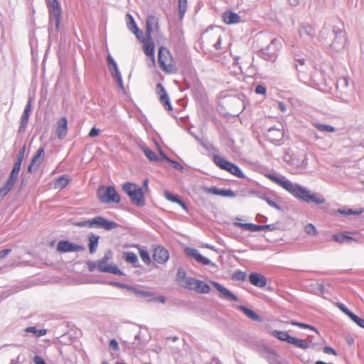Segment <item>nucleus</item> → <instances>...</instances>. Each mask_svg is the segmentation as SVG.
<instances>
[{"mask_svg":"<svg viewBox=\"0 0 364 364\" xmlns=\"http://www.w3.org/2000/svg\"><path fill=\"white\" fill-rule=\"evenodd\" d=\"M267 178L277 185L282 187L295 198L306 202L314 203L317 205L326 203L325 198L318 193H311L306 187L297 183H293L284 176H278L275 174H269Z\"/></svg>","mask_w":364,"mask_h":364,"instance_id":"obj_1","label":"nucleus"},{"mask_svg":"<svg viewBox=\"0 0 364 364\" xmlns=\"http://www.w3.org/2000/svg\"><path fill=\"white\" fill-rule=\"evenodd\" d=\"M327 33V28H323L321 31V36ZM331 38V43H327L329 47V52L331 55L341 53L344 50L346 44V33L342 28H333L332 31L328 33Z\"/></svg>","mask_w":364,"mask_h":364,"instance_id":"obj_2","label":"nucleus"},{"mask_svg":"<svg viewBox=\"0 0 364 364\" xmlns=\"http://www.w3.org/2000/svg\"><path fill=\"white\" fill-rule=\"evenodd\" d=\"M74 225L79 228H102L107 231L115 229L118 226L115 222L109 220L102 216H96L90 220L77 221Z\"/></svg>","mask_w":364,"mask_h":364,"instance_id":"obj_3","label":"nucleus"},{"mask_svg":"<svg viewBox=\"0 0 364 364\" xmlns=\"http://www.w3.org/2000/svg\"><path fill=\"white\" fill-rule=\"evenodd\" d=\"M122 191L128 195L132 204L142 207L145 205L144 194L142 188L133 183L127 182L122 185Z\"/></svg>","mask_w":364,"mask_h":364,"instance_id":"obj_4","label":"nucleus"},{"mask_svg":"<svg viewBox=\"0 0 364 364\" xmlns=\"http://www.w3.org/2000/svg\"><path fill=\"white\" fill-rule=\"evenodd\" d=\"M48 16H49V31L53 29L58 31L60 22L62 9L58 0H47Z\"/></svg>","mask_w":364,"mask_h":364,"instance_id":"obj_5","label":"nucleus"},{"mask_svg":"<svg viewBox=\"0 0 364 364\" xmlns=\"http://www.w3.org/2000/svg\"><path fill=\"white\" fill-rule=\"evenodd\" d=\"M158 63L161 70L166 73H175L177 68L169 50L161 47L158 53Z\"/></svg>","mask_w":364,"mask_h":364,"instance_id":"obj_6","label":"nucleus"},{"mask_svg":"<svg viewBox=\"0 0 364 364\" xmlns=\"http://www.w3.org/2000/svg\"><path fill=\"white\" fill-rule=\"evenodd\" d=\"M213 159L215 165L220 168L227 171L240 178H245V174L237 165L227 161L218 154H214Z\"/></svg>","mask_w":364,"mask_h":364,"instance_id":"obj_7","label":"nucleus"},{"mask_svg":"<svg viewBox=\"0 0 364 364\" xmlns=\"http://www.w3.org/2000/svg\"><path fill=\"white\" fill-rule=\"evenodd\" d=\"M100 201L105 204L112 203H118L120 201V196L113 186H100L97 191Z\"/></svg>","mask_w":364,"mask_h":364,"instance_id":"obj_8","label":"nucleus"},{"mask_svg":"<svg viewBox=\"0 0 364 364\" xmlns=\"http://www.w3.org/2000/svg\"><path fill=\"white\" fill-rule=\"evenodd\" d=\"M271 334L279 340L294 345L301 349L306 350L309 348V343L308 341L304 339L292 337L287 331L274 330L272 331Z\"/></svg>","mask_w":364,"mask_h":364,"instance_id":"obj_9","label":"nucleus"},{"mask_svg":"<svg viewBox=\"0 0 364 364\" xmlns=\"http://www.w3.org/2000/svg\"><path fill=\"white\" fill-rule=\"evenodd\" d=\"M281 42L278 39H273L270 43L264 49L260 50L261 57L267 61L274 62L278 56L281 48Z\"/></svg>","mask_w":364,"mask_h":364,"instance_id":"obj_10","label":"nucleus"},{"mask_svg":"<svg viewBox=\"0 0 364 364\" xmlns=\"http://www.w3.org/2000/svg\"><path fill=\"white\" fill-rule=\"evenodd\" d=\"M185 252L188 257L193 259L199 264H201L203 265H210L213 267H216V264L214 262H211L206 257L203 256L200 253L199 250H198L196 248L186 247L185 249Z\"/></svg>","mask_w":364,"mask_h":364,"instance_id":"obj_11","label":"nucleus"},{"mask_svg":"<svg viewBox=\"0 0 364 364\" xmlns=\"http://www.w3.org/2000/svg\"><path fill=\"white\" fill-rule=\"evenodd\" d=\"M211 283L213 286L219 291L218 296L220 299L228 301H238V297L221 284L217 282H212Z\"/></svg>","mask_w":364,"mask_h":364,"instance_id":"obj_12","label":"nucleus"},{"mask_svg":"<svg viewBox=\"0 0 364 364\" xmlns=\"http://www.w3.org/2000/svg\"><path fill=\"white\" fill-rule=\"evenodd\" d=\"M266 136L268 140L275 145L279 146L283 143L284 132L281 128H276L274 127L269 128Z\"/></svg>","mask_w":364,"mask_h":364,"instance_id":"obj_13","label":"nucleus"},{"mask_svg":"<svg viewBox=\"0 0 364 364\" xmlns=\"http://www.w3.org/2000/svg\"><path fill=\"white\" fill-rule=\"evenodd\" d=\"M84 250L82 245L72 243L68 240H60L57 245V250L60 252H80Z\"/></svg>","mask_w":364,"mask_h":364,"instance_id":"obj_14","label":"nucleus"},{"mask_svg":"<svg viewBox=\"0 0 364 364\" xmlns=\"http://www.w3.org/2000/svg\"><path fill=\"white\" fill-rule=\"evenodd\" d=\"M156 90L157 95L159 96V100L161 105L166 109L171 111L173 107L170 102L169 96L166 92L164 87L161 83H158L156 85Z\"/></svg>","mask_w":364,"mask_h":364,"instance_id":"obj_15","label":"nucleus"},{"mask_svg":"<svg viewBox=\"0 0 364 364\" xmlns=\"http://www.w3.org/2000/svg\"><path fill=\"white\" fill-rule=\"evenodd\" d=\"M112 256V251H107L103 257L97 261L96 264L92 263V264H90V270L92 271L95 267H96L100 272H106L105 269L110 267V264H108V261L111 259Z\"/></svg>","mask_w":364,"mask_h":364,"instance_id":"obj_16","label":"nucleus"},{"mask_svg":"<svg viewBox=\"0 0 364 364\" xmlns=\"http://www.w3.org/2000/svg\"><path fill=\"white\" fill-rule=\"evenodd\" d=\"M154 259L159 264H164L169 259L168 251L163 246L158 245L154 249Z\"/></svg>","mask_w":364,"mask_h":364,"instance_id":"obj_17","label":"nucleus"},{"mask_svg":"<svg viewBox=\"0 0 364 364\" xmlns=\"http://www.w3.org/2000/svg\"><path fill=\"white\" fill-rule=\"evenodd\" d=\"M294 67L297 72L299 78L304 77L309 71V64L305 58L295 57L294 58Z\"/></svg>","mask_w":364,"mask_h":364,"instance_id":"obj_18","label":"nucleus"},{"mask_svg":"<svg viewBox=\"0 0 364 364\" xmlns=\"http://www.w3.org/2000/svg\"><path fill=\"white\" fill-rule=\"evenodd\" d=\"M159 19L155 15H148L146 19V36L150 38L151 34L154 29L158 30Z\"/></svg>","mask_w":364,"mask_h":364,"instance_id":"obj_19","label":"nucleus"},{"mask_svg":"<svg viewBox=\"0 0 364 364\" xmlns=\"http://www.w3.org/2000/svg\"><path fill=\"white\" fill-rule=\"evenodd\" d=\"M68 134V120L65 117L60 118L56 123V134L59 139H63Z\"/></svg>","mask_w":364,"mask_h":364,"instance_id":"obj_20","label":"nucleus"},{"mask_svg":"<svg viewBox=\"0 0 364 364\" xmlns=\"http://www.w3.org/2000/svg\"><path fill=\"white\" fill-rule=\"evenodd\" d=\"M250 283L259 288L264 287L267 285V279L259 273L253 272L249 276Z\"/></svg>","mask_w":364,"mask_h":364,"instance_id":"obj_21","label":"nucleus"},{"mask_svg":"<svg viewBox=\"0 0 364 364\" xmlns=\"http://www.w3.org/2000/svg\"><path fill=\"white\" fill-rule=\"evenodd\" d=\"M235 225L236 227L242 228L245 230H249L251 232H257L264 230H268L270 228L269 225H259L253 223H235Z\"/></svg>","mask_w":364,"mask_h":364,"instance_id":"obj_22","label":"nucleus"},{"mask_svg":"<svg viewBox=\"0 0 364 364\" xmlns=\"http://www.w3.org/2000/svg\"><path fill=\"white\" fill-rule=\"evenodd\" d=\"M223 21L227 24H235L240 21L241 17L239 14L232 11H226L222 16Z\"/></svg>","mask_w":364,"mask_h":364,"instance_id":"obj_23","label":"nucleus"},{"mask_svg":"<svg viewBox=\"0 0 364 364\" xmlns=\"http://www.w3.org/2000/svg\"><path fill=\"white\" fill-rule=\"evenodd\" d=\"M144 44V53L149 56L151 57L153 61H154V43L151 39V36L150 38L146 36V41L143 42Z\"/></svg>","mask_w":364,"mask_h":364,"instance_id":"obj_24","label":"nucleus"},{"mask_svg":"<svg viewBox=\"0 0 364 364\" xmlns=\"http://www.w3.org/2000/svg\"><path fill=\"white\" fill-rule=\"evenodd\" d=\"M237 309L241 310L249 318L255 321L261 322L262 321V317L256 314L253 310L245 306H238Z\"/></svg>","mask_w":364,"mask_h":364,"instance_id":"obj_25","label":"nucleus"},{"mask_svg":"<svg viewBox=\"0 0 364 364\" xmlns=\"http://www.w3.org/2000/svg\"><path fill=\"white\" fill-rule=\"evenodd\" d=\"M89 240V250L91 254H93L96 252L97 247L98 246V242L100 240V236L95 235L94 233H90L88 236Z\"/></svg>","mask_w":364,"mask_h":364,"instance_id":"obj_26","label":"nucleus"},{"mask_svg":"<svg viewBox=\"0 0 364 364\" xmlns=\"http://www.w3.org/2000/svg\"><path fill=\"white\" fill-rule=\"evenodd\" d=\"M299 32L301 37L307 36L310 39L313 38L315 34L313 27L308 24L302 25Z\"/></svg>","mask_w":364,"mask_h":364,"instance_id":"obj_27","label":"nucleus"},{"mask_svg":"<svg viewBox=\"0 0 364 364\" xmlns=\"http://www.w3.org/2000/svg\"><path fill=\"white\" fill-rule=\"evenodd\" d=\"M122 258L126 262L133 264L134 267H138V257L137 255L133 252H124Z\"/></svg>","mask_w":364,"mask_h":364,"instance_id":"obj_28","label":"nucleus"},{"mask_svg":"<svg viewBox=\"0 0 364 364\" xmlns=\"http://www.w3.org/2000/svg\"><path fill=\"white\" fill-rule=\"evenodd\" d=\"M257 196L259 199L265 201L270 207L274 208L278 210H282L281 206L279 205L275 201L272 200L267 194L258 193H257Z\"/></svg>","mask_w":364,"mask_h":364,"instance_id":"obj_29","label":"nucleus"},{"mask_svg":"<svg viewBox=\"0 0 364 364\" xmlns=\"http://www.w3.org/2000/svg\"><path fill=\"white\" fill-rule=\"evenodd\" d=\"M336 87L338 92L341 94H346V90L348 87V80L347 77H341L336 81Z\"/></svg>","mask_w":364,"mask_h":364,"instance_id":"obj_30","label":"nucleus"},{"mask_svg":"<svg viewBox=\"0 0 364 364\" xmlns=\"http://www.w3.org/2000/svg\"><path fill=\"white\" fill-rule=\"evenodd\" d=\"M194 291L200 294H208L210 291V287L205 282L198 279Z\"/></svg>","mask_w":364,"mask_h":364,"instance_id":"obj_31","label":"nucleus"},{"mask_svg":"<svg viewBox=\"0 0 364 364\" xmlns=\"http://www.w3.org/2000/svg\"><path fill=\"white\" fill-rule=\"evenodd\" d=\"M25 332L31 333L36 337L39 338L45 336L47 333V330L44 328L38 329L36 326H29L25 328Z\"/></svg>","mask_w":364,"mask_h":364,"instance_id":"obj_32","label":"nucleus"},{"mask_svg":"<svg viewBox=\"0 0 364 364\" xmlns=\"http://www.w3.org/2000/svg\"><path fill=\"white\" fill-rule=\"evenodd\" d=\"M15 182L7 179L4 185L0 188V197L6 196L14 186Z\"/></svg>","mask_w":364,"mask_h":364,"instance_id":"obj_33","label":"nucleus"},{"mask_svg":"<svg viewBox=\"0 0 364 364\" xmlns=\"http://www.w3.org/2000/svg\"><path fill=\"white\" fill-rule=\"evenodd\" d=\"M129 291L133 292L136 296H139V297L146 298V297H150V296H153V293L149 291L136 289L133 287H130Z\"/></svg>","mask_w":364,"mask_h":364,"instance_id":"obj_34","label":"nucleus"},{"mask_svg":"<svg viewBox=\"0 0 364 364\" xmlns=\"http://www.w3.org/2000/svg\"><path fill=\"white\" fill-rule=\"evenodd\" d=\"M338 212L342 215H360L364 212L363 208H359L356 210H353L351 208L348 209H338Z\"/></svg>","mask_w":364,"mask_h":364,"instance_id":"obj_35","label":"nucleus"},{"mask_svg":"<svg viewBox=\"0 0 364 364\" xmlns=\"http://www.w3.org/2000/svg\"><path fill=\"white\" fill-rule=\"evenodd\" d=\"M141 149H142L143 152L144 153L145 156L151 161H156L159 160V158L155 152L149 149V148L146 146H141Z\"/></svg>","mask_w":364,"mask_h":364,"instance_id":"obj_36","label":"nucleus"},{"mask_svg":"<svg viewBox=\"0 0 364 364\" xmlns=\"http://www.w3.org/2000/svg\"><path fill=\"white\" fill-rule=\"evenodd\" d=\"M187 9V0H178V17L182 20Z\"/></svg>","mask_w":364,"mask_h":364,"instance_id":"obj_37","label":"nucleus"},{"mask_svg":"<svg viewBox=\"0 0 364 364\" xmlns=\"http://www.w3.org/2000/svg\"><path fill=\"white\" fill-rule=\"evenodd\" d=\"M197 282V279L188 277L187 278H185L184 284L183 286L185 288L189 289L191 290H194Z\"/></svg>","mask_w":364,"mask_h":364,"instance_id":"obj_38","label":"nucleus"},{"mask_svg":"<svg viewBox=\"0 0 364 364\" xmlns=\"http://www.w3.org/2000/svg\"><path fill=\"white\" fill-rule=\"evenodd\" d=\"M314 127L317 128L319 131L323 132H333L336 131L335 127L331 125L316 123L314 124Z\"/></svg>","mask_w":364,"mask_h":364,"instance_id":"obj_39","label":"nucleus"},{"mask_svg":"<svg viewBox=\"0 0 364 364\" xmlns=\"http://www.w3.org/2000/svg\"><path fill=\"white\" fill-rule=\"evenodd\" d=\"M193 94L198 100H201L203 97V89L200 85H196L192 88Z\"/></svg>","mask_w":364,"mask_h":364,"instance_id":"obj_40","label":"nucleus"},{"mask_svg":"<svg viewBox=\"0 0 364 364\" xmlns=\"http://www.w3.org/2000/svg\"><path fill=\"white\" fill-rule=\"evenodd\" d=\"M126 20L127 28H129V31H132L134 30V28H136V27H138L133 16L131 14H126Z\"/></svg>","mask_w":364,"mask_h":364,"instance_id":"obj_41","label":"nucleus"},{"mask_svg":"<svg viewBox=\"0 0 364 364\" xmlns=\"http://www.w3.org/2000/svg\"><path fill=\"white\" fill-rule=\"evenodd\" d=\"M69 183V179L65 176H60L56 180L55 186L60 188H65Z\"/></svg>","mask_w":364,"mask_h":364,"instance_id":"obj_42","label":"nucleus"},{"mask_svg":"<svg viewBox=\"0 0 364 364\" xmlns=\"http://www.w3.org/2000/svg\"><path fill=\"white\" fill-rule=\"evenodd\" d=\"M139 255H140L141 260L145 264H149L151 263V258H150L149 252L146 250H145L144 249H140Z\"/></svg>","mask_w":364,"mask_h":364,"instance_id":"obj_43","label":"nucleus"},{"mask_svg":"<svg viewBox=\"0 0 364 364\" xmlns=\"http://www.w3.org/2000/svg\"><path fill=\"white\" fill-rule=\"evenodd\" d=\"M106 272L112 273L116 275L122 276L124 275V272L120 270L117 266L116 265H110L109 268L105 269Z\"/></svg>","mask_w":364,"mask_h":364,"instance_id":"obj_44","label":"nucleus"},{"mask_svg":"<svg viewBox=\"0 0 364 364\" xmlns=\"http://www.w3.org/2000/svg\"><path fill=\"white\" fill-rule=\"evenodd\" d=\"M29 116L22 114L21 117V122L18 129V132H23L28 125Z\"/></svg>","mask_w":364,"mask_h":364,"instance_id":"obj_45","label":"nucleus"},{"mask_svg":"<svg viewBox=\"0 0 364 364\" xmlns=\"http://www.w3.org/2000/svg\"><path fill=\"white\" fill-rule=\"evenodd\" d=\"M195 139L200 142L201 146L208 151H216L215 146L212 144L205 143L198 136L194 135Z\"/></svg>","mask_w":364,"mask_h":364,"instance_id":"obj_46","label":"nucleus"},{"mask_svg":"<svg viewBox=\"0 0 364 364\" xmlns=\"http://www.w3.org/2000/svg\"><path fill=\"white\" fill-rule=\"evenodd\" d=\"M289 323L292 326H298V327H300L301 328H309V329H312V330H314L316 331V329L311 326V325H309V324H306V323H301V322H298V321H291L289 322Z\"/></svg>","mask_w":364,"mask_h":364,"instance_id":"obj_47","label":"nucleus"},{"mask_svg":"<svg viewBox=\"0 0 364 364\" xmlns=\"http://www.w3.org/2000/svg\"><path fill=\"white\" fill-rule=\"evenodd\" d=\"M304 230H305L306 233L308 235H316L317 234V231H316L315 226L311 223L307 224L305 226Z\"/></svg>","mask_w":364,"mask_h":364,"instance_id":"obj_48","label":"nucleus"},{"mask_svg":"<svg viewBox=\"0 0 364 364\" xmlns=\"http://www.w3.org/2000/svg\"><path fill=\"white\" fill-rule=\"evenodd\" d=\"M220 196L223 197L234 198L236 196V193L231 189H220Z\"/></svg>","mask_w":364,"mask_h":364,"instance_id":"obj_49","label":"nucleus"},{"mask_svg":"<svg viewBox=\"0 0 364 364\" xmlns=\"http://www.w3.org/2000/svg\"><path fill=\"white\" fill-rule=\"evenodd\" d=\"M203 190L207 193L213 194V195H216V196H220V188H217L215 186L204 187Z\"/></svg>","mask_w":364,"mask_h":364,"instance_id":"obj_50","label":"nucleus"},{"mask_svg":"<svg viewBox=\"0 0 364 364\" xmlns=\"http://www.w3.org/2000/svg\"><path fill=\"white\" fill-rule=\"evenodd\" d=\"M232 278L237 281H244L246 278V274L245 272L237 270L232 274Z\"/></svg>","mask_w":364,"mask_h":364,"instance_id":"obj_51","label":"nucleus"},{"mask_svg":"<svg viewBox=\"0 0 364 364\" xmlns=\"http://www.w3.org/2000/svg\"><path fill=\"white\" fill-rule=\"evenodd\" d=\"M19 172H20V170L13 168L9 174L8 179L16 183V181L18 177Z\"/></svg>","mask_w":364,"mask_h":364,"instance_id":"obj_52","label":"nucleus"},{"mask_svg":"<svg viewBox=\"0 0 364 364\" xmlns=\"http://www.w3.org/2000/svg\"><path fill=\"white\" fill-rule=\"evenodd\" d=\"M333 239L339 243H346V235L344 234H335L333 235Z\"/></svg>","mask_w":364,"mask_h":364,"instance_id":"obj_53","label":"nucleus"},{"mask_svg":"<svg viewBox=\"0 0 364 364\" xmlns=\"http://www.w3.org/2000/svg\"><path fill=\"white\" fill-rule=\"evenodd\" d=\"M166 198L171 202L177 203L179 200V198L176 195H173L169 192L165 193Z\"/></svg>","mask_w":364,"mask_h":364,"instance_id":"obj_54","label":"nucleus"},{"mask_svg":"<svg viewBox=\"0 0 364 364\" xmlns=\"http://www.w3.org/2000/svg\"><path fill=\"white\" fill-rule=\"evenodd\" d=\"M131 31L135 34L137 39L139 40L140 41L144 42L146 41V39L141 38L142 31H140L138 27H136V28H134V30H132Z\"/></svg>","mask_w":364,"mask_h":364,"instance_id":"obj_55","label":"nucleus"},{"mask_svg":"<svg viewBox=\"0 0 364 364\" xmlns=\"http://www.w3.org/2000/svg\"><path fill=\"white\" fill-rule=\"evenodd\" d=\"M278 354L274 350H271L269 352V357L267 358V360L269 363L271 364V362H274L275 360H277Z\"/></svg>","mask_w":364,"mask_h":364,"instance_id":"obj_56","label":"nucleus"},{"mask_svg":"<svg viewBox=\"0 0 364 364\" xmlns=\"http://www.w3.org/2000/svg\"><path fill=\"white\" fill-rule=\"evenodd\" d=\"M266 92H267V89L264 85H257V87L255 88V92L257 94L265 95Z\"/></svg>","mask_w":364,"mask_h":364,"instance_id":"obj_57","label":"nucleus"},{"mask_svg":"<svg viewBox=\"0 0 364 364\" xmlns=\"http://www.w3.org/2000/svg\"><path fill=\"white\" fill-rule=\"evenodd\" d=\"M107 63H108L110 70H112L113 68H115L117 66V64L115 62V60L109 55L107 56Z\"/></svg>","mask_w":364,"mask_h":364,"instance_id":"obj_58","label":"nucleus"},{"mask_svg":"<svg viewBox=\"0 0 364 364\" xmlns=\"http://www.w3.org/2000/svg\"><path fill=\"white\" fill-rule=\"evenodd\" d=\"M109 284L117 287H120V288H126L128 290H129L130 287H131V286H129L128 284L120 283V282H110Z\"/></svg>","mask_w":364,"mask_h":364,"instance_id":"obj_59","label":"nucleus"},{"mask_svg":"<svg viewBox=\"0 0 364 364\" xmlns=\"http://www.w3.org/2000/svg\"><path fill=\"white\" fill-rule=\"evenodd\" d=\"M323 353H325L326 354H331V355H337L336 351L333 348H331L330 346L323 347Z\"/></svg>","mask_w":364,"mask_h":364,"instance_id":"obj_60","label":"nucleus"},{"mask_svg":"<svg viewBox=\"0 0 364 364\" xmlns=\"http://www.w3.org/2000/svg\"><path fill=\"white\" fill-rule=\"evenodd\" d=\"M25 151H26V146H22V148L20 149L18 155H17V159L16 160L18 161H23V159L24 158V154H25Z\"/></svg>","mask_w":364,"mask_h":364,"instance_id":"obj_61","label":"nucleus"},{"mask_svg":"<svg viewBox=\"0 0 364 364\" xmlns=\"http://www.w3.org/2000/svg\"><path fill=\"white\" fill-rule=\"evenodd\" d=\"M11 252V249L7 248L0 251V260L4 259Z\"/></svg>","mask_w":364,"mask_h":364,"instance_id":"obj_62","label":"nucleus"},{"mask_svg":"<svg viewBox=\"0 0 364 364\" xmlns=\"http://www.w3.org/2000/svg\"><path fill=\"white\" fill-rule=\"evenodd\" d=\"M33 363L35 364H46L45 360L39 355L34 356Z\"/></svg>","mask_w":364,"mask_h":364,"instance_id":"obj_63","label":"nucleus"},{"mask_svg":"<svg viewBox=\"0 0 364 364\" xmlns=\"http://www.w3.org/2000/svg\"><path fill=\"white\" fill-rule=\"evenodd\" d=\"M354 322L360 327L364 328V318L357 316Z\"/></svg>","mask_w":364,"mask_h":364,"instance_id":"obj_64","label":"nucleus"}]
</instances>
